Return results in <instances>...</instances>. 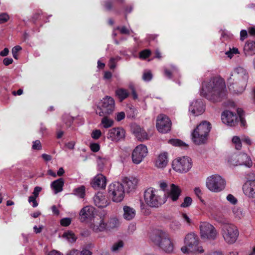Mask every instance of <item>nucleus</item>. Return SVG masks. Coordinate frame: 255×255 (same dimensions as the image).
Returning a JSON list of instances; mask_svg holds the SVG:
<instances>
[{"mask_svg": "<svg viewBox=\"0 0 255 255\" xmlns=\"http://www.w3.org/2000/svg\"><path fill=\"white\" fill-rule=\"evenodd\" d=\"M200 94L213 103L222 101L227 96L225 80L221 77H213L204 81L202 83Z\"/></svg>", "mask_w": 255, "mask_h": 255, "instance_id": "nucleus-1", "label": "nucleus"}, {"mask_svg": "<svg viewBox=\"0 0 255 255\" xmlns=\"http://www.w3.org/2000/svg\"><path fill=\"white\" fill-rule=\"evenodd\" d=\"M249 73L243 67L238 66L235 67L231 76L228 79L230 90L233 89L235 93L241 94L245 90L249 79Z\"/></svg>", "mask_w": 255, "mask_h": 255, "instance_id": "nucleus-2", "label": "nucleus"}, {"mask_svg": "<svg viewBox=\"0 0 255 255\" xmlns=\"http://www.w3.org/2000/svg\"><path fill=\"white\" fill-rule=\"evenodd\" d=\"M211 129V124L205 121H203L193 130L191 133V140L196 145L205 143Z\"/></svg>", "mask_w": 255, "mask_h": 255, "instance_id": "nucleus-3", "label": "nucleus"}, {"mask_svg": "<svg viewBox=\"0 0 255 255\" xmlns=\"http://www.w3.org/2000/svg\"><path fill=\"white\" fill-rule=\"evenodd\" d=\"M185 245L181 248L184 254H203L204 253L202 246L199 245V238L194 233L187 235L184 239Z\"/></svg>", "mask_w": 255, "mask_h": 255, "instance_id": "nucleus-4", "label": "nucleus"}, {"mask_svg": "<svg viewBox=\"0 0 255 255\" xmlns=\"http://www.w3.org/2000/svg\"><path fill=\"white\" fill-rule=\"evenodd\" d=\"M150 239L165 253L170 254L173 252V243L166 233L162 231H156L151 235Z\"/></svg>", "mask_w": 255, "mask_h": 255, "instance_id": "nucleus-5", "label": "nucleus"}, {"mask_svg": "<svg viewBox=\"0 0 255 255\" xmlns=\"http://www.w3.org/2000/svg\"><path fill=\"white\" fill-rule=\"evenodd\" d=\"M144 200L149 207H158L165 203L166 197L165 194L161 197L159 191L153 188H149L144 192Z\"/></svg>", "mask_w": 255, "mask_h": 255, "instance_id": "nucleus-6", "label": "nucleus"}, {"mask_svg": "<svg viewBox=\"0 0 255 255\" xmlns=\"http://www.w3.org/2000/svg\"><path fill=\"white\" fill-rule=\"evenodd\" d=\"M221 234L225 242L230 245L234 244L237 240L239 232L236 226L232 223H225L221 227Z\"/></svg>", "mask_w": 255, "mask_h": 255, "instance_id": "nucleus-7", "label": "nucleus"}, {"mask_svg": "<svg viewBox=\"0 0 255 255\" xmlns=\"http://www.w3.org/2000/svg\"><path fill=\"white\" fill-rule=\"evenodd\" d=\"M225 179L219 174L212 175L207 177L206 182L207 188L211 192L218 193L226 187Z\"/></svg>", "mask_w": 255, "mask_h": 255, "instance_id": "nucleus-8", "label": "nucleus"}, {"mask_svg": "<svg viewBox=\"0 0 255 255\" xmlns=\"http://www.w3.org/2000/svg\"><path fill=\"white\" fill-rule=\"evenodd\" d=\"M201 238L204 241H214L218 236L216 228L207 222H201L199 226Z\"/></svg>", "mask_w": 255, "mask_h": 255, "instance_id": "nucleus-9", "label": "nucleus"}, {"mask_svg": "<svg viewBox=\"0 0 255 255\" xmlns=\"http://www.w3.org/2000/svg\"><path fill=\"white\" fill-rule=\"evenodd\" d=\"M108 195L113 202H120L125 197L124 186L119 182H115L108 187Z\"/></svg>", "mask_w": 255, "mask_h": 255, "instance_id": "nucleus-10", "label": "nucleus"}, {"mask_svg": "<svg viewBox=\"0 0 255 255\" xmlns=\"http://www.w3.org/2000/svg\"><path fill=\"white\" fill-rule=\"evenodd\" d=\"M192 160L189 157L183 156L175 159L172 162L173 169L179 172H187L192 167Z\"/></svg>", "mask_w": 255, "mask_h": 255, "instance_id": "nucleus-11", "label": "nucleus"}, {"mask_svg": "<svg viewBox=\"0 0 255 255\" xmlns=\"http://www.w3.org/2000/svg\"><path fill=\"white\" fill-rule=\"evenodd\" d=\"M147 153L148 149L146 146L143 144H140L136 146L133 149L131 154L133 163L136 164H139L147 156Z\"/></svg>", "mask_w": 255, "mask_h": 255, "instance_id": "nucleus-12", "label": "nucleus"}, {"mask_svg": "<svg viewBox=\"0 0 255 255\" xmlns=\"http://www.w3.org/2000/svg\"><path fill=\"white\" fill-rule=\"evenodd\" d=\"M156 127L159 132L165 133L170 130L171 122L167 116L160 114L157 117Z\"/></svg>", "mask_w": 255, "mask_h": 255, "instance_id": "nucleus-13", "label": "nucleus"}, {"mask_svg": "<svg viewBox=\"0 0 255 255\" xmlns=\"http://www.w3.org/2000/svg\"><path fill=\"white\" fill-rule=\"evenodd\" d=\"M115 104L114 99L106 96L98 103L97 107L103 112H112L115 110Z\"/></svg>", "mask_w": 255, "mask_h": 255, "instance_id": "nucleus-14", "label": "nucleus"}, {"mask_svg": "<svg viewBox=\"0 0 255 255\" xmlns=\"http://www.w3.org/2000/svg\"><path fill=\"white\" fill-rule=\"evenodd\" d=\"M239 113H223L221 115L222 122L230 127L236 125L239 122Z\"/></svg>", "mask_w": 255, "mask_h": 255, "instance_id": "nucleus-15", "label": "nucleus"}, {"mask_svg": "<svg viewBox=\"0 0 255 255\" xmlns=\"http://www.w3.org/2000/svg\"><path fill=\"white\" fill-rule=\"evenodd\" d=\"M79 214L82 222L91 220L94 217L95 208L91 206H86L80 210Z\"/></svg>", "mask_w": 255, "mask_h": 255, "instance_id": "nucleus-16", "label": "nucleus"}, {"mask_svg": "<svg viewBox=\"0 0 255 255\" xmlns=\"http://www.w3.org/2000/svg\"><path fill=\"white\" fill-rule=\"evenodd\" d=\"M132 131L137 140L140 141L148 140L151 134L148 133L143 128L137 125H134L132 128Z\"/></svg>", "mask_w": 255, "mask_h": 255, "instance_id": "nucleus-17", "label": "nucleus"}, {"mask_svg": "<svg viewBox=\"0 0 255 255\" xmlns=\"http://www.w3.org/2000/svg\"><path fill=\"white\" fill-rule=\"evenodd\" d=\"M168 157L166 152H162L157 155L154 159V166L159 169L164 168L168 164Z\"/></svg>", "mask_w": 255, "mask_h": 255, "instance_id": "nucleus-18", "label": "nucleus"}, {"mask_svg": "<svg viewBox=\"0 0 255 255\" xmlns=\"http://www.w3.org/2000/svg\"><path fill=\"white\" fill-rule=\"evenodd\" d=\"M245 195L250 199H255V180L246 182L243 186Z\"/></svg>", "mask_w": 255, "mask_h": 255, "instance_id": "nucleus-19", "label": "nucleus"}, {"mask_svg": "<svg viewBox=\"0 0 255 255\" xmlns=\"http://www.w3.org/2000/svg\"><path fill=\"white\" fill-rule=\"evenodd\" d=\"M107 225L105 223L103 218L100 217L94 220L93 223L91 224V229L95 233L103 232L107 230Z\"/></svg>", "mask_w": 255, "mask_h": 255, "instance_id": "nucleus-20", "label": "nucleus"}, {"mask_svg": "<svg viewBox=\"0 0 255 255\" xmlns=\"http://www.w3.org/2000/svg\"><path fill=\"white\" fill-rule=\"evenodd\" d=\"M182 190L179 186L171 184L170 189L167 192L166 198H168L172 201L175 202L178 200L181 195Z\"/></svg>", "mask_w": 255, "mask_h": 255, "instance_id": "nucleus-21", "label": "nucleus"}, {"mask_svg": "<svg viewBox=\"0 0 255 255\" xmlns=\"http://www.w3.org/2000/svg\"><path fill=\"white\" fill-rule=\"evenodd\" d=\"M125 131L122 128H113L109 130L107 137L112 141H118L125 136Z\"/></svg>", "mask_w": 255, "mask_h": 255, "instance_id": "nucleus-22", "label": "nucleus"}, {"mask_svg": "<svg viewBox=\"0 0 255 255\" xmlns=\"http://www.w3.org/2000/svg\"><path fill=\"white\" fill-rule=\"evenodd\" d=\"M205 110L204 102L201 99L193 100L190 103L189 112H204Z\"/></svg>", "mask_w": 255, "mask_h": 255, "instance_id": "nucleus-23", "label": "nucleus"}, {"mask_svg": "<svg viewBox=\"0 0 255 255\" xmlns=\"http://www.w3.org/2000/svg\"><path fill=\"white\" fill-rule=\"evenodd\" d=\"M93 200L95 205L99 208L106 207L109 204L107 197L101 192L95 195Z\"/></svg>", "mask_w": 255, "mask_h": 255, "instance_id": "nucleus-24", "label": "nucleus"}, {"mask_svg": "<svg viewBox=\"0 0 255 255\" xmlns=\"http://www.w3.org/2000/svg\"><path fill=\"white\" fill-rule=\"evenodd\" d=\"M91 184L95 189L105 188L106 185V178L101 174H98L94 178Z\"/></svg>", "mask_w": 255, "mask_h": 255, "instance_id": "nucleus-25", "label": "nucleus"}, {"mask_svg": "<svg viewBox=\"0 0 255 255\" xmlns=\"http://www.w3.org/2000/svg\"><path fill=\"white\" fill-rule=\"evenodd\" d=\"M124 183L128 192H130L136 188L138 183V180L137 178L133 177L126 178L124 179Z\"/></svg>", "mask_w": 255, "mask_h": 255, "instance_id": "nucleus-26", "label": "nucleus"}, {"mask_svg": "<svg viewBox=\"0 0 255 255\" xmlns=\"http://www.w3.org/2000/svg\"><path fill=\"white\" fill-rule=\"evenodd\" d=\"M239 166H245L251 167L253 165V162L251 157L245 153L239 154Z\"/></svg>", "mask_w": 255, "mask_h": 255, "instance_id": "nucleus-27", "label": "nucleus"}, {"mask_svg": "<svg viewBox=\"0 0 255 255\" xmlns=\"http://www.w3.org/2000/svg\"><path fill=\"white\" fill-rule=\"evenodd\" d=\"M123 217L127 220H132L135 216V210L130 207L125 206L123 208Z\"/></svg>", "mask_w": 255, "mask_h": 255, "instance_id": "nucleus-28", "label": "nucleus"}, {"mask_svg": "<svg viewBox=\"0 0 255 255\" xmlns=\"http://www.w3.org/2000/svg\"><path fill=\"white\" fill-rule=\"evenodd\" d=\"M63 185V179L62 178H59L51 183V187L53 190H54V193L57 194L62 191Z\"/></svg>", "mask_w": 255, "mask_h": 255, "instance_id": "nucleus-29", "label": "nucleus"}, {"mask_svg": "<svg viewBox=\"0 0 255 255\" xmlns=\"http://www.w3.org/2000/svg\"><path fill=\"white\" fill-rule=\"evenodd\" d=\"M244 52L246 55H253L255 54V40L247 42L244 46Z\"/></svg>", "mask_w": 255, "mask_h": 255, "instance_id": "nucleus-30", "label": "nucleus"}, {"mask_svg": "<svg viewBox=\"0 0 255 255\" xmlns=\"http://www.w3.org/2000/svg\"><path fill=\"white\" fill-rule=\"evenodd\" d=\"M116 96L121 102L126 99L129 95L128 91L123 88H119L116 91Z\"/></svg>", "mask_w": 255, "mask_h": 255, "instance_id": "nucleus-31", "label": "nucleus"}, {"mask_svg": "<svg viewBox=\"0 0 255 255\" xmlns=\"http://www.w3.org/2000/svg\"><path fill=\"white\" fill-rule=\"evenodd\" d=\"M240 54V52L238 48L235 47H230L229 50L225 52V55L230 59L236 56L238 57Z\"/></svg>", "mask_w": 255, "mask_h": 255, "instance_id": "nucleus-32", "label": "nucleus"}, {"mask_svg": "<svg viewBox=\"0 0 255 255\" xmlns=\"http://www.w3.org/2000/svg\"><path fill=\"white\" fill-rule=\"evenodd\" d=\"M73 194L80 198H83L85 195V187L83 185L74 189L73 191Z\"/></svg>", "mask_w": 255, "mask_h": 255, "instance_id": "nucleus-33", "label": "nucleus"}, {"mask_svg": "<svg viewBox=\"0 0 255 255\" xmlns=\"http://www.w3.org/2000/svg\"><path fill=\"white\" fill-rule=\"evenodd\" d=\"M168 143L176 146L187 147L188 145L179 139H171L168 140Z\"/></svg>", "mask_w": 255, "mask_h": 255, "instance_id": "nucleus-34", "label": "nucleus"}, {"mask_svg": "<svg viewBox=\"0 0 255 255\" xmlns=\"http://www.w3.org/2000/svg\"><path fill=\"white\" fill-rule=\"evenodd\" d=\"M119 221L117 218H114L110 220L108 223L107 224V229H112L118 227L119 226Z\"/></svg>", "mask_w": 255, "mask_h": 255, "instance_id": "nucleus-35", "label": "nucleus"}, {"mask_svg": "<svg viewBox=\"0 0 255 255\" xmlns=\"http://www.w3.org/2000/svg\"><path fill=\"white\" fill-rule=\"evenodd\" d=\"M229 163L232 166H239V154L232 155L228 160Z\"/></svg>", "mask_w": 255, "mask_h": 255, "instance_id": "nucleus-36", "label": "nucleus"}, {"mask_svg": "<svg viewBox=\"0 0 255 255\" xmlns=\"http://www.w3.org/2000/svg\"><path fill=\"white\" fill-rule=\"evenodd\" d=\"M232 142L236 149H241L242 147V138L241 139L238 136H234L232 138Z\"/></svg>", "mask_w": 255, "mask_h": 255, "instance_id": "nucleus-37", "label": "nucleus"}, {"mask_svg": "<svg viewBox=\"0 0 255 255\" xmlns=\"http://www.w3.org/2000/svg\"><path fill=\"white\" fill-rule=\"evenodd\" d=\"M171 70L166 68L164 70L165 76L169 78H171L172 77V75H175L177 73V68L175 66L171 65Z\"/></svg>", "mask_w": 255, "mask_h": 255, "instance_id": "nucleus-38", "label": "nucleus"}, {"mask_svg": "<svg viewBox=\"0 0 255 255\" xmlns=\"http://www.w3.org/2000/svg\"><path fill=\"white\" fill-rule=\"evenodd\" d=\"M113 121L108 118L107 117H104L101 121V124L105 128H108L112 127L113 125Z\"/></svg>", "mask_w": 255, "mask_h": 255, "instance_id": "nucleus-39", "label": "nucleus"}, {"mask_svg": "<svg viewBox=\"0 0 255 255\" xmlns=\"http://www.w3.org/2000/svg\"><path fill=\"white\" fill-rule=\"evenodd\" d=\"M233 213L235 217L238 219H241L243 216L241 209L237 207H234L233 208Z\"/></svg>", "mask_w": 255, "mask_h": 255, "instance_id": "nucleus-40", "label": "nucleus"}, {"mask_svg": "<svg viewBox=\"0 0 255 255\" xmlns=\"http://www.w3.org/2000/svg\"><path fill=\"white\" fill-rule=\"evenodd\" d=\"M63 236L66 238V239L70 242H74L76 241L75 235L72 232H68L64 233Z\"/></svg>", "mask_w": 255, "mask_h": 255, "instance_id": "nucleus-41", "label": "nucleus"}, {"mask_svg": "<svg viewBox=\"0 0 255 255\" xmlns=\"http://www.w3.org/2000/svg\"><path fill=\"white\" fill-rule=\"evenodd\" d=\"M124 246V243L123 241H119L117 243H115L112 247L111 250L113 252H117L120 249H121Z\"/></svg>", "mask_w": 255, "mask_h": 255, "instance_id": "nucleus-42", "label": "nucleus"}, {"mask_svg": "<svg viewBox=\"0 0 255 255\" xmlns=\"http://www.w3.org/2000/svg\"><path fill=\"white\" fill-rule=\"evenodd\" d=\"M192 202V199L190 197H186L183 202L181 204V207L183 208H186L190 206Z\"/></svg>", "mask_w": 255, "mask_h": 255, "instance_id": "nucleus-43", "label": "nucleus"}, {"mask_svg": "<svg viewBox=\"0 0 255 255\" xmlns=\"http://www.w3.org/2000/svg\"><path fill=\"white\" fill-rule=\"evenodd\" d=\"M21 47L19 45H16L12 49V54L14 59H18L17 53L21 50Z\"/></svg>", "mask_w": 255, "mask_h": 255, "instance_id": "nucleus-44", "label": "nucleus"}, {"mask_svg": "<svg viewBox=\"0 0 255 255\" xmlns=\"http://www.w3.org/2000/svg\"><path fill=\"white\" fill-rule=\"evenodd\" d=\"M152 75L150 71H145L144 72L142 76V79L144 81H149L151 80Z\"/></svg>", "mask_w": 255, "mask_h": 255, "instance_id": "nucleus-45", "label": "nucleus"}, {"mask_svg": "<svg viewBox=\"0 0 255 255\" xmlns=\"http://www.w3.org/2000/svg\"><path fill=\"white\" fill-rule=\"evenodd\" d=\"M9 19V16L6 13H1L0 14V23L6 22Z\"/></svg>", "mask_w": 255, "mask_h": 255, "instance_id": "nucleus-46", "label": "nucleus"}, {"mask_svg": "<svg viewBox=\"0 0 255 255\" xmlns=\"http://www.w3.org/2000/svg\"><path fill=\"white\" fill-rule=\"evenodd\" d=\"M151 52L149 50H144L142 51L139 53V57L141 59H145L146 58L148 57Z\"/></svg>", "mask_w": 255, "mask_h": 255, "instance_id": "nucleus-47", "label": "nucleus"}, {"mask_svg": "<svg viewBox=\"0 0 255 255\" xmlns=\"http://www.w3.org/2000/svg\"><path fill=\"white\" fill-rule=\"evenodd\" d=\"M71 222V220L69 218H65L62 219L60 221V224L62 226L66 227L69 226Z\"/></svg>", "mask_w": 255, "mask_h": 255, "instance_id": "nucleus-48", "label": "nucleus"}, {"mask_svg": "<svg viewBox=\"0 0 255 255\" xmlns=\"http://www.w3.org/2000/svg\"><path fill=\"white\" fill-rule=\"evenodd\" d=\"M90 147L91 150L95 152L98 151L100 149V145L98 143H93L90 144Z\"/></svg>", "mask_w": 255, "mask_h": 255, "instance_id": "nucleus-49", "label": "nucleus"}, {"mask_svg": "<svg viewBox=\"0 0 255 255\" xmlns=\"http://www.w3.org/2000/svg\"><path fill=\"white\" fill-rule=\"evenodd\" d=\"M32 148L36 150H40L41 149V143L39 140H36L33 142Z\"/></svg>", "mask_w": 255, "mask_h": 255, "instance_id": "nucleus-50", "label": "nucleus"}, {"mask_svg": "<svg viewBox=\"0 0 255 255\" xmlns=\"http://www.w3.org/2000/svg\"><path fill=\"white\" fill-rule=\"evenodd\" d=\"M101 135V132L100 130H94L91 134V136L92 138L94 139H98L100 136Z\"/></svg>", "mask_w": 255, "mask_h": 255, "instance_id": "nucleus-51", "label": "nucleus"}, {"mask_svg": "<svg viewBox=\"0 0 255 255\" xmlns=\"http://www.w3.org/2000/svg\"><path fill=\"white\" fill-rule=\"evenodd\" d=\"M36 197L30 196L28 198V202L29 203H32V207H36L38 206V203L36 200Z\"/></svg>", "mask_w": 255, "mask_h": 255, "instance_id": "nucleus-52", "label": "nucleus"}, {"mask_svg": "<svg viewBox=\"0 0 255 255\" xmlns=\"http://www.w3.org/2000/svg\"><path fill=\"white\" fill-rule=\"evenodd\" d=\"M227 199L233 204H235L237 202L236 198L232 194L228 195L227 197Z\"/></svg>", "mask_w": 255, "mask_h": 255, "instance_id": "nucleus-53", "label": "nucleus"}, {"mask_svg": "<svg viewBox=\"0 0 255 255\" xmlns=\"http://www.w3.org/2000/svg\"><path fill=\"white\" fill-rule=\"evenodd\" d=\"M182 218L183 220V221L185 222H186L187 224H190L192 222L191 219L190 218V217L188 216L187 214L186 213H183L181 215Z\"/></svg>", "mask_w": 255, "mask_h": 255, "instance_id": "nucleus-54", "label": "nucleus"}, {"mask_svg": "<svg viewBox=\"0 0 255 255\" xmlns=\"http://www.w3.org/2000/svg\"><path fill=\"white\" fill-rule=\"evenodd\" d=\"M42 188L40 187L36 186L34 188L33 192L32 193L33 195L32 196L37 197L38 196L39 193L41 191Z\"/></svg>", "mask_w": 255, "mask_h": 255, "instance_id": "nucleus-55", "label": "nucleus"}, {"mask_svg": "<svg viewBox=\"0 0 255 255\" xmlns=\"http://www.w3.org/2000/svg\"><path fill=\"white\" fill-rule=\"evenodd\" d=\"M117 29L120 30V32L122 34H129L130 33V30L127 28L126 27L123 26L121 28L120 27H118Z\"/></svg>", "mask_w": 255, "mask_h": 255, "instance_id": "nucleus-56", "label": "nucleus"}, {"mask_svg": "<svg viewBox=\"0 0 255 255\" xmlns=\"http://www.w3.org/2000/svg\"><path fill=\"white\" fill-rule=\"evenodd\" d=\"M248 36V33L246 30H242L240 32V39L242 41L244 40Z\"/></svg>", "mask_w": 255, "mask_h": 255, "instance_id": "nucleus-57", "label": "nucleus"}, {"mask_svg": "<svg viewBox=\"0 0 255 255\" xmlns=\"http://www.w3.org/2000/svg\"><path fill=\"white\" fill-rule=\"evenodd\" d=\"M242 141L245 142L248 145H251L252 143V140L248 136H242Z\"/></svg>", "mask_w": 255, "mask_h": 255, "instance_id": "nucleus-58", "label": "nucleus"}, {"mask_svg": "<svg viewBox=\"0 0 255 255\" xmlns=\"http://www.w3.org/2000/svg\"><path fill=\"white\" fill-rule=\"evenodd\" d=\"M242 113H239V122H240L241 126L245 127L246 126V121L243 117V115L241 114Z\"/></svg>", "mask_w": 255, "mask_h": 255, "instance_id": "nucleus-59", "label": "nucleus"}, {"mask_svg": "<svg viewBox=\"0 0 255 255\" xmlns=\"http://www.w3.org/2000/svg\"><path fill=\"white\" fill-rule=\"evenodd\" d=\"M194 193L199 198H201L202 192L199 187H195L194 188Z\"/></svg>", "mask_w": 255, "mask_h": 255, "instance_id": "nucleus-60", "label": "nucleus"}, {"mask_svg": "<svg viewBox=\"0 0 255 255\" xmlns=\"http://www.w3.org/2000/svg\"><path fill=\"white\" fill-rule=\"evenodd\" d=\"M125 118V113H118L116 119L117 121H121Z\"/></svg>", "mask_w": 255, "mask_h": 255, "instance_id": "nucleus-61", "label": "nucleus"}, {"mask_svg": "<svg viewBox=\"0 0 255 255\" xmlns=\"http://www.w3.org/2000/svg\"><path fill=\"white\" fill-rule=\"evenodd\" d=\"M116 59L112 58L110 60L109 66L111 69H114L116 66Z\"/></svg>", "mask_w": 255, "mask_h": 255, "instance_id": "nucleus-62", "label": "nucleus"}, {"mask_svg": "<svg viewBox=\"0 0 255 255\" xmlns=\"http://www.w3.org/2000/svg\"><path fill=\"white\" fill-rule=\"evenodd\" d=\"M66 255H80V251L77 250H72Z\"/></svg>", "mask_w": 255, "mask_h": 255, "instance_id": "nucleus-63", "label": "nucleus"}, {"mask_svg": "<svg viewBox=\"0 0 255 255\" xmlns=\"http://www.w3.org/2000/svg\"><path fill=\"white\" fill-rule=\"evenodd\" d=\"M80 255H91L92 252L89 250L84 249L80 251Z\"/></svg>", "mask_w": 255, "mask_h": 255, "instance_id": "nucleus-64", "label": "nucleus"}]
</instances>
